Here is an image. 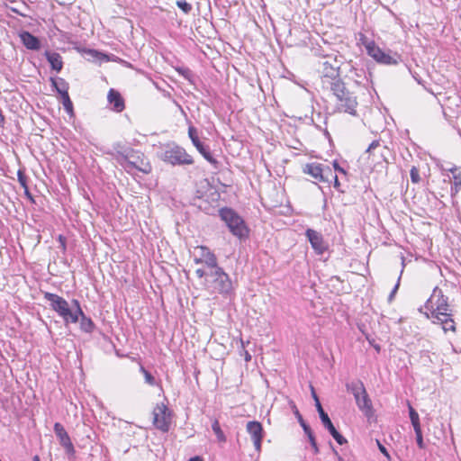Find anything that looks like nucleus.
I'll return each instance as SVG.
<instances>
[{"label":"nucleus","mask_w":461,"mask_h":461,"mask_svg":"<svg viewBox=\"0 0 461 461\" xmlns=\"http://www.w3.org/2000/svg\"><path fill=\"white\" fill-rule=\"evenodd\" d=\"M334 97L336 98L335 112L345 113L350 115H357V100L355 94L349 91L346 84L342 81L333 83L329 87Z\"/></svg>","instance_id":"f03ea898"},{"label":"nucleus","mask_w":461,"mask_h":461,"mask_svg":"<svg viewBox=\"0 0 461 461\" xmlns=\"http://www.w3.org/2000/svg\"><path fill=\"white\" fill-rule=\"evenodd\" d=\"M212 429L214 432V434L216 435V438L219 442H221V443L226 442V440H227L226 436L223 433L222 429H221L218 420H216V419L212 420Z\"/></svg>","instance_id":"a878e982"},{"label":"nucleus","mask_w":461,"mask_h":461,"mask_svg":"<svg viewBox=\"0 0 461 461\" xmlns=\"http://www.w3.org/2000/svg\"><path fill=\"white\" fill-rule=\"evenodd\" d=\"M451 316H452V313H451V312H444V314H442V315H438V316L437 315L436 317H434L432 319H433L434 323H440L442 325V329L444 330L445 332H447L448 330L455 331L456 325H455V321H453Z\"/></svg>","instance_id":"a211bd4d"},{"label":"nucleus","mask_w":461,"mask_h":461,"mask_svg":"<svg viewBox=\"0 0 461 461\" xmlns=\"http://www.w3.org/2000/svg\"><path fill=\"white\" fill-rule=\"evenodd\" d=\"M160 158L172 166H189L194 162L193 157L183 147L176 143L166 145Z\"/></svg>","instance_id":"39448f33"},{"label":"nucleus","mask_w":461,"mask_h":461,"mask_svg":"<svg viewBox=\"0 0 461 461\" xmlns=\"http://www.w3.org/2000/svg\"><path fill=\"white\" fill-rule=\"evenodd\" d=\"M25 194H26L28 197L32 198V195H31V194H30V192H29V191H28V193H25Z\"/></svg>","instance_id":"4d7b16f0"},{"label":"nucleus","mask_w":461,"mask_h":461,"mask_svg":"<svg viewBox=\"0 0 461 461\" xmlns=\"http://www.w3.org/2000/svg\"><path fill=\"white\" fill-rule=\"evenodd\" d=\"M246 429L253 441L255 449L259 453L261 451V443L264 437L262 424L257 420H250L247 423Z\"/></svg>","instance_id":"f8f14e48"},{"label":"nucleus","mask_w":461,"mask_h":461,"mask_svg":"<svg viewBox=\"0 0 461 461\" xmlns=\"http://www.w3.org/2000/svg\"><path fill=\"white\" fill-rule=\"evenodd\" d=\"M356 400V403L357 407L365 413L366 417H370L373 415L374 410L372 402L366 393V390L364 393L357 395V397H354Z\"/></svg>","instance_id":"dca6fc26"},{"label":"nucleus","mask_w":461,"mask_h":461,"mask_svg":"<svg viewBox=\"0 0 461 461\" xmlns=\"http://www.w3.org/2000/svg\"><path fill=\"white\" fill-rule=\"evenodd\" d=\"M379 450L386 456L388 460H391V456L387 451V449L379 442L377 441Z\"/></svg>","instance_id":"c03bdc74"},{"label":"nucleus","mask_w":461,"mask_h":461,"mask_svg":"<svg viewBox=\"0 0 461 461\" xmlns=\"http://www.w3.org/2000/svg\"><path fill=\"white\" fill-rule=\"evenodd\" d=\"M205 285L212 292L224 295L230 294L233 290L230 276L219 265L208 270V278L205 279Z\"/></svg>","instance_id":"20e7f679"},{"label":"nucleus","mask_w":461,"mask_h":461,"mask_svg":"<svg viewBox=\"0 0 461 461\" xmlns=\"http://www.w3.org/2000/svg\"><path fill=\"white\" fill-rule=\"evenodd\" d=\"M411 180L412 183H419L420 181L419 169L416 167H412L410 171Z\"/></svg>","instance_id":"c9c22d12"},{"label":"nucleus","mask_w":461,"mask_h":461,"mask_svg":"<svg viewBox=\"0 0 461 461\" xmlns=\"http://www.w3.org/2000/svg\"><path fill=\"white\" fill-rule=\"evenodd\" d=\"M176 4L185 14L192 11V5L187 3L185 0H177Z\"/></svg>","instance_id":"72a5a7b5"},{"label":"nucleus","mask_w":461,"mask_h":461,"mask_svg":"<svg viewBox=\"0 0 461 461\" xmlns=\"http://www.w3.org/2000/svg\"><path fill=\"white\" fill-rule=\"evenodd\" d=\"M411 425H412L413 429H414V431H415V435H416V434H420V433H422V432H421V428H420V420H417V421L411 422Z\"/></svg>","instance_id":"37998d69"},{"label":"nucleus","mask_w":461,"mask_h":461,"mask_svg":"<svg viewBox=\"0 0 461 461\" xmlns=\"http://www.w3.org/2000/svg\"><path fill=\"white\" fill-rule=\"evenodd\" d=\"M80 318V328L85 332H92L95 329V323L93 321L86 317L85 313L82 312V313H78V319Z\"/></svg>","instance_id":"b1692460"},{"label":"nucleus","mask_w":461,"mask_h":461,"mask_svg":"<svg viewBox=\"0 0 461 461\" xmlns=\"http://www.w3.org/2000/svg\"><path fill=\"white\" fill-rule=\"evenodd\" d=\"M45 56L53 70L59 72L62 69L63 61L59 53L53 51H46Z\"/></svg>","instance_id":"412c9836"},{"label":"nucleus","mask_w":461,"mask_h":461,"mask_svg":"<svg viewBox=\"0 0 461 461\" xmlns=\"http://www.w3.org/2000/svg\"><path fill=\"white\" fill-rule=\"evenodd\" d=\"M59 240L62 242L63 247H65V243H64V241H63V238H62V236H59Z\"/></svg>","instance_id":"6e6d98bb"},{"label":"nucleus","mask_w":461,"mask_h":461,"mask_svg":"<svg viewBox=\"0 0 461 461\" xmlns=\"http://www.w3.org/2000/svg\"><path fill=\"white\" fill-rule=\"evenodd\" d=\"M107 100L113 106L112 109L117 113L123 111L125 108L124 100L121 94L113 88H111L108 92Z\"/></svg>","instance_id":"f3484780"},{"label":"nucleus","mask_w":461,"mask_h":461,"mask_svg":"<svg viewBox=\"0 0 461 461\" xmlns=\"http://www.w3.org/2000/svg\"><path fill=\"white\" fill-rule=\"evenodd\" d=\"M194 261L195 264H203V261H201V258L199 255L194 257Z\"/></svg>","instance_id":"09e8293b"},{"label":"nucleus","mask_w":461,"mask_h":461,"mask_svg":"<svg viewBox=\"0 0 461 461\" xmlns=\"http://www.w3.org/2000/svg\"><path fill=\"white\" fill-rule=\"evenodd\" d=\"M221 219L226 223L232 235L240 240L249 236V229L244 220L232 209L222 208L220 210Z\"/></svg>","instance_id":"423d86ee"},{"label":"nucleus","mask_w":461,"mask_h":461,"mask_svg":"<svg viewBox=\"0 0 461 461\" xmlns=\"http://www.w3.org/2000/svg\"><path fill=\"white\" fill-rule=\"evenodd\" d=\"M330 433V435L333 437V438L337 441L339 445H344L347 443V439L336 429L333 423L326 427Z\"/></svg>","instance_id":"c85d7f7f"},{"label":"nucleus","mask_w":461,"mask_h":461,"mask_svg":"<svg viewBox=\"0 0 461 461\" xmlns=\"http://www.w3.org/2000/svg\"><path fill=\"white\" fill-rule=\"evenodd\" d=\"M306 435H307V437L309 438L311 446L313 448L314 454H317L319 452V447H318V445H317V442H316V438H315V437L313 435L312 430L308 432V433H306Z\"/></svg>","instance_id":"e433bc0d"},{"label":"nucleus","mask_w":461,"mask_h":461,"mask_svg":"<svg viewBox=\"0 0 461 461\" xmlns=\"http://www.w3.org/2000/svg\"><path fill=\"white\" fill-rule=\"evenodd\" d=\"M178 71L185 75V77H186L185 74H188L190 72L188 69H178Z\"/></svg>","instance_id":"603ef678"},{"label":"nucleus","mask_w":461,"mask_h":461,"mask_svg":"<svg viewBox=\"0 0 461 461\" xmlns=\"http://www.w3.org/2000/svg\"><path fill=\"white\" fill-rule=\"evenodd\" d=\"M425 307L430 311V313H426L427 318H434L437 315H442L444 312H449L448 298L443 294V292L438 287H435L432 291L430 297L425 303Z\"/></svg>","instance_id":"0eeeda50"},{"label":"nucleus","mask_w":461,"mask_h":461,"mask_svg":"<svg viewBox=\"0 0 461 461\" xmlns=\"http://www.w3.org/2000/svg\"><path fill=\"white\" fill-rule=\"evenodd\" d=\"M321 73L322 86L326 88L332 86V84L337 81H342L339 77V68L328 60L322 62Z\"/></svg>","instance_id":"9b49d317"},{"label":"nucleus","mask_w":461,"mask_h":461,"mask_svg":"<svg viewBox=\"0 0 461 461\" xmlns=\"http://www.w3.org/2000/svg\"><path fill=\"white\" fill-rule=\"evenodd\" d=\"M195 274H196L197 277H199V278H203L204 277V280L206 278H208V269L204 270V269H202V268H198V269L195 270Z\"/></svg>","instance_id":"ea45409f"},{"label":"nucleus","mask_w":461,"mask_h":461,"mask_svg":"<svg viewBox=\"0 0 461 461\" xmlns=\"http://www.w3.org/2000/svg\"><path fill=\"white\" fill-rule=\"evenodd\" d=\"M346 388L348 392L351 393L354 395V397H357V395L364 393L366 391L364 384L360 380L348 383L346 384Z\"/></svg>","instance_id":"4be33fe9"},{"label":"nucleus","mask_w":461,"mask_h":461,"mask_svg":"<svg viewBox=\"0 0 461 461\" xmlns=\"http://www.w3.org/2000/svg\"><path fill=\"white\" fill-rule=\"evenodd\" d=\"M196 149L199 151V153L204 158V159H206L211 165H212L215 168H218V166H219V162L217 161V159H215L210 150H209V148L208 147H205L203 144V145H200L196 148Z\"/></svg>","instance_id":"5701e85b"},{"label":"nucleus","mask_w":461,"mask_h":461,"mask_svg":"<svg viewBox=\"0 0 461 461\" xmlns=\"http://www.w3.org/2000/svg\"><path fill=\"white\" fill-rule=\"evenodd\" d=\"M188 136L195 148H197L200 145H203L198 136V131L193 125H190L188 127Z\"/></svg>","instance_id":"c756f323"},{"label":"nucleus","mask_w":461,"mask_h":461,"mask_svg":"<svg viewBox=\"0 0 461 461\" xmlns=\"http://www.w3.org/2000/svg\"><path fill=\"white\" fill-rule=\"evenodd\" d=\"M18 182L24 188V192L28 193L27 176L23 170L17 172Z\"/></svg>","instance_id":"f704fd0d"},{"label":"nucleus","mask_w":461,"mask_h":461,"mask_svg":"<svg viewBox=\"0 0 461 461\" xmlns=\"http://www.w3.org/2000/svg\"><path fill=\"white\" fill-rule=\"evenodd\" d=\"M409 414L411 422L417 421L420 420L418 412L412 408V406L409 403Z\"/></svg>","instance_id":"58836bf2"},{"label":"nucleus","mask_w":461,"mask_h":461,"mask_svg":"<svg viewBox=\"0 0 461 461\" xmlns=\"http://www.w3.org/2000/svg\"><path fill=\"white\" fill-rule=\"evenodd\" d=\"M330 178H333L334 179V187L335 188H339V186L340 185L339 182V179H338V176L336 175H333L332 174V176H330Z\"/></svg>","instance_id":"49530a36"},{"label":"nucleus","mask_w":461,"mask_h":461,"mask_svg":"<svg viewBox=\"0 0 461 461\" xmlns=\"http://www.w3.org/2000/svg\"><path fill=\"white\" fill-rule=\"evenodd\" d=\"M53 429L59 441V444L65 448L66 453L68 455H74L75 447L64 426L59 422H56L54 424Z\"/></svg>","instance_id":"ddd939ff"},{"label":"nucleus","mask_w":461,"mask_h":461,"mask_svg":"<svg viewBox=\"0 0 461 461\" xmlns=\"http://www.w3.org/2000/svg\"><path fill=\"white\" fill-rule=\"evenodd\" d=\"M44 298L50 303L53 311H55L66 323H76L78 321V313H82L80 303L77 300L72 301L74 309H71L68 303L61 296L46 292Z\"/></svg>","instance_id":"7ed1b4c3"},{"label":"nucleus","mask_w":461,"mask_h":461,"mask_svg":"<svg viewBox=\"0 0 461 461\" xmlns=\"http://www.w3.org/2000/svg\"><path fill=\"white\" fill-rule=\"evenodd\" d=\"M244 359L246 362H249L251 360V356L247 350H244Z\"/></svg>","instance_id":"de8ad7c7"},{"label":"nucleus","mask_w":461,"mask_h":461,"mask_svg":"<svg viewBox=\"0 0 461 461\" xmlns=\"http://www.w3.org/2000/svg\"><path fill=\"white\" fill-rule=\"evenodd\" d=\"M416 442H417L418 447H419L420 449L425 448V444H424V441H423L422 433H420V434H416Z\"/></svg>","instance_id":"a19ab883"},{"label":"nucleus","mask_w":461,"mask_h":461,"mask_svg":"<svg viewBox=\"0 0 461 461\" xmlns=\"http://www.w3.org/2000/svg\"><path fill=\"white\" fill-rule=\"evenodd\" d=\"M333 167L336 171H339V173H342V174H346V171L342 167H339L338 161L335 160L333 162Z\"/></svg>","instance_id":"a18cd8bd"},{"label":"nucleus","mask_w":461,"mask_h":461,"mask_svg":"<svg viewBox=\"0 0 461 461\" xmlns=\"http://www.w3.org/2000/svg\"><path fill=\"white\" fill-rule=\"evenodd\" d=\"M400 278L401 277L398 278L397 284L394 285L393 289L392 290V292L390 293V294L388 296V301L389 302H391L393 299V297H394V295H395V294H396V292H397V290L399 288Z\"/></svg>","instance_id":"79ce46f5"},{"label":"nucleus","mask_w":461,"mask_h":461,"mask_svg":"<svg viewBox=\"0 0 461 461\" xmlns=\"http://www.w3.org/2000/svg\"><path fill=\"white\" fill-rule=\"evenodd\" d=\"M188 461H203L200 456L191 457Z\"/></svg>","instance_id":"3c124183"},{"label":"nucleus","mask_w":461,"mask_h":461,"mask_svg":"<svg viewBox=\"0 0 461 461\" xmlns=\"http://www.w3.org/2000/svg\"><path fill=\"white\" fill-rule=\"evenodd\" d=\"M32 461H41V459H40L39 456L36 455L32 457Z\"/></svg>","instance_id":"5fc2aeb1"},{"label":"nucleus","mask_w":461,"mask_h":461,"mask_svg":"<svg viewBox=\"0 0 461 461\" xmlns=\"http://www.w3.org/2000/svg\"><path fill=\"white\" fill-rule=\"evenodd\" d=\"M294 414L301 425V427L303 428L304 433H308L310 431H312V429L310 428V426L304 421V420L303 419V416L301 415V413L299 412V411L295 408V411H294Z\"/></svg>","instance_id":"473e14b6"},{"label":"nucleus","mask_w":461,"mask_h":461,"mask_svg":"<svg viewBox=\"0 0 461 461\" xmlns=\"http://www.w3.org/2000/svg\"><path fill=\"white\" fill-rule=\"evenodd\" d=\"M5 122V116L2 113V111L0 110V125L4 123Z\"/></svg>","instance_id":"864d4df0"},{"label":"nucleus","mask_w":461,"mask_h":461,"mask_svg":"<svg viewBox=\"0 0 461 461\" xmlns=\"http://www.w3.org/2000/svg\"><path fill=\"white\" fill-rule=\"evenodd\" d=\"M451 172L453 174L454 178V186L451 187L452 194L457 193L459 189L461 188V176L460 174H456V169L453 168L451 169Z\"/></svg>","instance_id":"7c9ffc66"},{"label":"nucleus","mask_w":461,"mask_h":461,"mask_svg":"<svg viewBox=\"0 0 461 461\" xmlns=\"http://www.w3.org/2000/svg\"><path fill=\"white\" fill-rule=\"evenodd\" d=\"M358 41H359V43L365 47L366 51H367V46H369L368 43H375L373 40H369L363 33H360Z\"/></svg>","instance_id":"4c0bfd02"},{"label":"nucleus","mask_w":461,"mask_h":461,"mask_svg":"<svg viewBox=\"0 0 461 461\" xmlns=\"http://www.w3.org/2000/svg\"><path fill=\"white\" fill-rule=\"evenodd\" d=\"M195 250L199 252L201 261H203V264L208 268V270L218 266L217 258L209 248L205 246H198L195 248Z\"/></svg>","instance_id":"2eb2a0df"},{"label":"nucleus","mask_w":461,"mask_h":461,"mask_svg":"<svg viewBox=\"0 0 461 461\" xmlns=\"http://www.w3.org/2000/svg\"><path fill=\"white\" fill-rule=\"evenodd\" d=\"M114 149L117 152V161L126 170H131L135 168L146 174L151 171V166L147 161L143 153L132 149L125 148L120 143H117L114 146Z\"/></svg>","instance_id":"f257e3e1"},{"label":"nucleus","mask_w":461,"mask_h":461,"mask_svg":"<svg viewBox=\"0 0 461 461\" xmlns=\"http://www.w3.org/2000/svg\"><path fill=\"white\" fill-rule=\"evenodd\" d=\"M386 148L384 146H382L379 140H374L367 148L366 152L370 154V156L375 157L376 151L377 154L384 158V153L382 152L383 149H385Z\"/></svg>","instance_id":"393cba45"},{"label":"nucleus","mask_w":461,"mask_h":461,"mask_svg":"<svg viewBox=\"0 0 461 461\" xmlns=\"http://www.w3.org/2000/svg\"><path fill=\"white\" fill-rule=\"evenodd\" d=\"M303 172L310 175L315 182H329L332 176V170L329 166L312 162L303 166Z\"/></svg>","instance_id":"1a4fd4ad"},{"label":"nucleus","mask_w":461,"mask_h":461,"mask_svg":"<svg viewBox=\"0 0 461 461\" xmlns=\"http://www.w3.org/2000/svg\"><path fill=\"white\" fill-rule=\"evenodd\" d=\"M20 39L23 44L31 50H39L41 49V42L39 39L29 32H23L20 33Z\"/></svg>","instance_id":"6ab92c4d"},{"label":"nucleus","mask_w":461,"mask_h":461,"mask_svg":"<svg viewBox=\"0 0 461 461\" xmlns=\"http://www.w3.org/2000/svg\"><path fill=\"white\" fill-rule=\"evenodd\" d=\"M171 423V413L164 403L158 404L153 410V424L162 432H167Z\"/></svg>","instance_id":"9d476101"},{"label":"nucleus","mask_w":461,"mask_h":461,"mask_svg":"<svg viewBox=\"0 0 461 461\" xmlns=\"http://www.w3.org/2000/svg\"><path fill=\"white\" fill-rule=\"evenodd\" d=\"M333 452H334V454L337 456V457H338V461H345V460H344V459H343V458L339 455L338 451H337V450H335L334 448H333Z\"/></svg>","instance_id":"8fccbe9b"},{"label":"nucleus","mask_w":461,"mask_h":461,"mask_svg":"<svg viewBox=\"0 0 461 461\" xmlns=\"http://www.w3.org/2000/svg\"><path fill=\"white\" fill-rule=\"evenodd\" d=\"M62 90H63V93H62V95L60 96H61V100H62V104H63L64 109L66 110V112L68 113H73V104H72V102L70 100V97L68 95V91H65V86H62Z\"/></svg>","instance_id":"cd10ccee"},{"label":"nucleus","mask_w":461,"mask_h":461,"mask_svg":"<svg viewBox=\"0 0 461 461\" xmlns=\"http://www.w3.org/2000/svg\"><path fill=\"white\" fill-rule=\"evenodd\" d=\"M140 370L143 374L145 382L148 384H149L151 386H154L157 384L155 377L148 370H146L142 366H140Z\"/></svg>","instance_id":"2f4dec72"},{"label":"nucleus","mask_w":461,"mask_h":461,"mask_svg":"<svg viewBox=\"0 0 461 461\" xmlns=\"http://www.w3.org/2000/svg\"><path fill=\"white\" fill-rule=\"evenodd\" d=\"M312 395L315 401V406H316L317 411L320 415L321 423L326 428L329 425H330L332 422H331L329 415L324 411V410L321 404V402L319 400V397H318L317 393H315L314 388L312 386Z\"/></svg>","instance_id":"aec40b11"},{"label":"nucleus","mask_w":461,"mask_h":461,"mask_svg":"<svg viewBox=\"0 0 461 461\" xmlns=\"http://www.w3.org/2000/svg\"><path fill=\"white\" fill-rule=\"evenodd\" d=\"M305 235L315 253L322 255L327 249V244L325 243L321 233L312 229H308L306 230Z\"/></svg>","instance_id":"4468645a"},{"label":"nucleus","mask_w":461,"mask_h":461,"mask_svg":"<svg viewBox=\"0 0 461 461\" xmlns=\"http://www.w3.org/2000/svg\"><path fill=\"white\" fill-rule=\"evenodd\" d=\"M50 81H51V86L52 87L61 95L62 93H63V90H62V86L64 85L65 86V91H68V84L66 82L65 79L61 78V77H59V78H54V77H50Z\"/></svg>","instance_id":"bb28decb"},{"label":"nucleus","mask_w":461,"mask_h":461,"mask_svg":"<svg viewBox=\"0 0 461 461\" xmlns=\"http://www.w3.org/2000/svg\"><path fill=\"white\" fill-rule=\"evenodd\" d=\"M368 45L366 53L377 63L383 65H397L400 62L401 57L397 53L392 54L391 51L385 52L375 43H368Z\"/></svg>","instance_id":"6e6552de"}]
</instances>
